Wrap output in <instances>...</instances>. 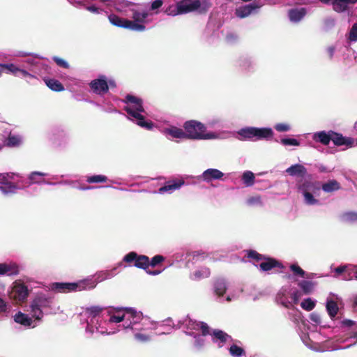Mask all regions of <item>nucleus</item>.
I'll list each match as a JSON object with an SVG mask.
<instances>
[{"label":"nucleus","instance_id":"9","mask_svg":"<svg viewBox=\"0 0 357 357\" xmlns=\"http://www.w3.org/2000/svg\"><path fill=\"white\" fill-rule=\"evenodd\" d=\"M26 66V70L31 74L34 75L33 78H36L37 75L42 76L49 73V66L44 63L37 56L29 57L23 61Z\"/></svg>","mask_w":357,"mask_h":357},{"label":"nucleus","instance_id":"60","mask_svg":"<svg viewBox=\"0 0 357 357\" xmlns=\"http://www.w3.org/2000/svg\"><path fill=\"white\" fill-rule=\"evenodd\" d=\"M86 9L89 10L91 13H95V14H100L101 13L103 10L100 8H98L96 6H89L86 7Z\"/></svg>","mask_w":357,"mask_h":357},{"label":"nucleus","instance_id":"26","mask_svg":"<svg viewBox=\"0 0 357 357\" xmlns=\"http://www.w3.org/2000/svg\"><path fill=\"white\" fill-rule=\"evenodd\" d=\"M223 175V173L217 169H208L204 172L202 176L204 181L208 182L215 179H220Z\"/></svg>","mask_w":357,"mask_h":357},{"label":"nucleus","instance_id":"56","mask_svg":"<svg viewBox=\"0 0 357 357\" xmlns=\"http://www.w3.org/2000/svg\"><path fill=\"white\" fill-rule=\"evenodd\" d=\"M197 325H200V330L202 331V334L203 336H206L210 335L209 327L205 322L198 321L196 323Z\"/></svg>","mask_w":357,"mask_h":357},{"label":"nucleus","instance_id":"53","mask_svg":"<svg viewBox=\"0 0 357 357\" xmlns=\"http://www.w3.org/2000/svg\"><path fill=\"white\" fill-rule=\"evenodd\" d=\"M335 20L333 17H327L324 21V26L325 30L328 31L332 28H333L335 25Z\"/></svg>","mask_w":357,"mask_h":357},{"label":"nucleus","instance_id":"54","mask_svg":"<svg viewBox=\"0 0 357 357\" xmlns=\"http://www.w3.org/2000/svg\"><path fill=\"white\" fill-rule=\"evenodd\" d=\"M290 269L295 275H298L302 278L305 275V271L297 264H291L290 266Z\"/></svg>","mask_w":357,"mask_h":357},{"label":"nucleus","instance_id":"5","mask_svg":"<svg viewBox=\"0 0 357 357\" xmlns=\"http://www.w3.org/2000/svg\"><path fill=\"white\" fill-rule=\"evenodd\" d=\"M240 140L257 142L260 140L271 141L274 137V132L268 127H245L237 132Z\"/></svg>","mask_w":357,"mask_h":357},{"label":"nucleus","instance_id":"24","mask_svg":"<svg viewBox=\"0 0 357 357\" xmlns=\"http://www.w3.org/2000/svg\"><path fill=\"white\" fill-rule=\"evenodd\" d=\"M126 319L130 321V324L126 326L129 328L131 324H136L142 319V314L132 308H125Z\"/></svg>","mask_w":357,"mask_h":357},{"label":"nucleus","instance_id":"61","mask_svg":"<svg viewBox=\"0 0 357 357\" xmlns=\"http://www.w3.org/2000/svg\"><path fill=\"white\" fill-rule=\"evenodd\" d=\"M310 319L312 321L316 324H320L321 320L320 315L317 312L311 313L310 315Z\"/></svg>","mask_w":357,"mask_h":357},{"label":"nucleus","instance_id":"47","mask_svg":"<svg viewBox=\"0 0 357 357\" xmlns=\"http://www.w3.org/2000/svg\"><path fill=\"white\" fill-rule=\"evenodd\" d=\"M301 306L303 309L307 311H311L315 307V302L313 301L311 298H307L302 301Z\"/></svg>","mask_w":357,"mask_h":357},{"label":"nucleus","instance_id":"50","mask_svg":"<svg viewBox=\"0 0 357 357\" xmlns=\"http://www.w3.org/2000/svg\"><path fill=\"white\" fill-rule=\"evenodd\" d=\"M102 310L103 308L100 306H91L86 309V312L89 313V315L92 317H96V316L99 315Z\"/></svg>","mask_w":357,"mask_h":357},{"label":"nucleus","instance_id":"42","mask_svg":"<svg viewBox=\"0 0 357 357\" xmlns=\"http://www.w3.org/2000/svg\"><path fill=\"white\" fill-rule=\"evenodd\" d=\"M107 181H108L107 177L104 175H93V176H88L86 178V181L89 183H105Z\"/></svg>","mask_w":357,"mask_h":357},{"label":"nucleus","instance_id":"2","mask_svg":"<svg viewBox=\"0 0 357 357\" xmlns=\"http://www.w3.org/2000/svg\"><path fill=\"white\" fill-rule=\"evenodd\" d=\"M123 102L126 103L125 110L137 125L148 130L153 129L154 124L150 121H146L142 115L144 109L141 98L132 95H127Z\"/></svg>","mask_w":357,"mask_h":357},{"label":"nucleus","instance_id":"14","mask_svg":"<svg viewBox=\"0 0 357 357\" xmlns=\"http://www.w3.org/2000/svg\"><path fill=\"white\" fill-rule=\"evenodd\" d=\"M261 7V5L256 2L239 6L235 10V15L238 18H245L251 14L257 12Z\"/></svg>","mask_w":357,"mask_h":357},{"label":"nucleus","instance_id":"40","mask_svg":"<svg viewBox=\"0 0 357 357\" xmlns=\"http://www.w3.org/2000/svg\"><path fill=\"white\" fill-rule=\"evenodd\" d=\"M274 129L278 132H287L291 131V126L287 122H281L275 123Z\"/></svg>","mask_w":357,"mask_h":357},{"label":"nucleus","instance_id":"7","mask_svg":"<svg viewBox=\"0 0 357 357\" xmlns=\"http://www.w3.org/2000/svg\"><path fill=\"white\" fill-rule=\"evenodd\" d=\"M208 0H181L178 1L181 15L192 12L205 13L210 8Z\"/></svg>","mask_w":357,"mask_h":357},{"label":"nucleus","instance_id":"41","mask_svg":"<svg viewBox=\"0 0 357 357\" xmlns=\"http://www.w3.org/2000/svg\"><path fill=\"white\" fill-rule=\"evenodd\" d=\"M347 39L350 43L357 41V23H354L347 34Z\"/></svg>","mask_w":357,"mask_h":357},{"label":"nucleus","instance_id":"17","mask_svg":"<svg viewBox=\"0 0 357 357\" xmlns=\"http://www.w3.org/2000/svg\"><path fill=\"white\" fill-rule=\"evenodd\" d=\"M2 68L3 70H6V73H11L15 76L20 73L23 77H34V75L30 73L26 68L17 67L13 63H2Z\"/></svg>","mask_w":357,"mask_h":357},{"label":"nucleus","instance_id":"33","mask_svg":"<svg viewBox=\"0 0 357 357\" xmlns=\"http://www.w3.org/2000/svg\"><path fill=\"white\" fill-rule=\"evenodd\" d=\"M322 190L326 192H332L340 188V183L335 180L328 181L322 185Z\"/></svg>","mask_w":357,"mask_h":357},{"label":"nucleus","instance_id":"6","mask_svg":"<svg viewBox=\"0 0 357 357\" xmlns=\"http://www.w3.org/2000/svg\"><path fill=\"white\" fill-rule=\"evenodd\" d=\"M96 282L92 279H85L77 282H54L52 284V289L60 293H67L82 290H90L95 288Z\"/></svg>","mask_w":357,"mask_h":357},{"label":"nucleus","instance_id":"43","mask_svg":"<svg viewBox=\"0 0 357 357\" xmlns=\"http://www.w3.org/2000/svg\"><path fill=\"white\" fill-rule=\"evenodd\" d=\"M229 351V354L234 357H241L245 355L244 349L236 344L231 345Z\"/></svg>","mask_w":357,"mask_h":357},{"label":"nucleus","instance_id":"37","mask_svg":"<svg viewBox=\"0 0 357 357\" xmlns=\"http://www.w3.org/2000/svg\"><path fill=\"white\" fill-rule=\"evenodd\" d=\"M298 286L301 288L304 294H310L314 288V283L312 281L303 280L298 283Z\"/></svg>","mask_w":357,"mask_h":357},{"label":"nucleus","instance_id":"28","mask_svg":"<svg viewBox=\"0 0 357 357\" xmlns=\"http://www.w3.org/2000/svg\"><path fill=\"white\" fill-rule=\"evenodd\" d=\"M184 184V181H169L167 182L164 186L160 188V192H167L178 189L181 185Z\"/></svg>","mask_w":357,"mask_h":357},{"label":"nucleus","instance_id":"35","mask_svg":"<svg viewBox=\"0 0 357 357\" xmlns=\"http://www.w3.org/2000/svg\"><path fill=\"white\" fill-rule=\"evenodd\" d=\"M341 221L344 223H351L357 222V213L349 211L345 212L341 215Z\"/></svg>","mask_w":357,"mask_h":357},{"label":"nucleus","instance_id":"36","mask_svg":"<svg viewBox=\"0 0 357 357\" xmlns=\"http://www.w3.org/2000/svg\"><path fill=\"white\" fill-rule=\"evenodd\" d=\"M242 181L246 186H252L255 183V174L250 171H246L242 175Z\"/></svg>","mask_w":357,"mask_h":357},{"label":"nucleus","instance_id":"63","mask_svg":"<svg viewBox=\"0 0 357 357\" xmlns=\"http://www.w3.org/2000/svg\"><path fill=\"white\" fill-rule=\"evenodd\" d=\"M162 0H153L151 5V9L152 10H154L155 9L159 8L162 5Z\"/></svg>","mask_w":357,"mask_h":357},{"label":"nucleus","instance_id":"31","mask_svg":"<svg viewBox=\"0 0 357 357\" xmlns=\"http://www.w3.org/2000/svg\"><path fill=\"white\" fill-rule=\"evenodd\" d=\"M326 310L329 317L333 319L337 314L339 307L337 303L333 300H329L326 303Z\"/></svg>","mask_w":357,"mask_h":357},{"label":"nucleus","instance_id":"4","mask_svg":"<svg viewBox=\"0 0 357 357\" xmlns=\"http://www.w3.org/2000/svg\"><path fill=\"white\" fill-rule=\"evenodd\" d=\"M183 127L186 139L205 140L215 139L218 137L215 132H207L206 126L196 120L185 121Z\"/></svg>","mask_w":357,"mask_h":357},{"label":"nucleus","instance_id":"32","mask_svg":"<svg viewBox=\"0 0 357 357\" xmlns=\"http://www.w3.org/2000/svg\"><path fill=\"white\" fill-rule=\"evenodd\" d=\"M46 85L52 91H62L64 90V87L61 83L54 79H45Z\"/></svg>","mask_w":357,"mask_h":357},{"label":"nucleus","instance_id":"10","mask_svg":"<svg viewBox=\"0 0 357 357\" xmlns=\"http://www.w3.org/2000/svg\"><path fill=\"white\" fill-rule=\"evenodd\" d=\"M50 303V298H47L44 295H38L30 305L32 317L36 320H40L43 316L42 308L49 307Z\"/></svg>","mask_w":357,"mask_h":357},{"label":"nucleus","instance_id":"38","mask_svg":"<svg viewBox=\"0 0 357 357\" xmlns=\"http://www.w3.org/2000/svg\"><path fill=\"white\" fill-rule=\"evenodd\" d=\"M347 270V275L344 276V280H357V265H348Z\"/></svg>","mask_w":357,"mask_h":357},{"label":"nucleus","instance_id":"52","mask_svg":"<svg viewBox=\"0 0 357 357\" xmlns=\"http://www.w3.org/2000/svg\"><path fill=\"white\" fill-rule=\"evenodd\" d=\"M248 257L255 259L256 261H259L266 259V257L258 253L257 251L250 250L248 252Z\"/></svg>","mask_w":357,"mask_h":357},{"label":"nucleus","instance_id":"39","mask_svg":"<svg viewBox=\"0 0 357 357\" xmlns=\"http://www.w3.org/2000/svg\"><path fill=\"white\" fill-rule=\"evenodd\" d=\"M47 174L46 173L40 172H33L30 174L29 178L32 183H39L42 182L43 176H45Z\"/></svg>","mask_w":357,"mask_h":357},{"label":"nucleus","instance_id":"58","mask_svg":"<svg viewBox=\"0 0 357 357\" xmlns=\"http://www.w3.org/2000/svg\"><path fill=\"white\" fill-rule=\"evenodd\" d=\"M53 60L56 62V63L61 66V67H63L64 68H69V64L68 63V62L66 61H65L64 59H61L59 57H57V56H54L53 57Z\"/></svg>","mask_w":357,"mask_h":357},{"label":"nucleus","instance_id":"23","mask_svg":"<svg viewBox=\"0 0 357 357\" xmlns=\"http://www.w3.org/2000/svg\"><path fill=\"white\" fill-rule=\"evenodd\" d=\"M264 261H262L259 266L261 270L263 271H268L273 268H283L282 264L274 258L266 257L264 259Z\"/></svg>","mask_w":357,"mask_h":357},{"label":"nucleus","instance_id":"15","mask_svg":"<svg viewBox=\"0 0 357 357\" xmlns=\"http://www.w3.org/2000/svg\"><path fill=\"white\" fill-rule=\"evenodd\" d=\"M296 188L302 193L312 191L315 192L319 190V187L310 179H307L305 177L298 179L296 182Z\"/></svg>","mask_w":357,"mask_h":357},{"label":"nucleus","instance_id":"1","mask_svg":"<svg viewBox=\"0 0 357 357\" xmlns=\"http://www.w3.org/2000/svg\"><path fill=\"white\" fill-rule=\"evenodd\" d=\"M312 139L314 142L324 146L329 145L332 142L335 147L329 148L330 154L335 153L337 150L344 151L354 146V139L331 130L315 132L312 134Z\"/></svg>","mask_w":357,"mask_h":357},{"label":"nucleus","instance_id":"12","mask_svg":"<svg viewBox=\"0 0 357 357\" xmlns=\"http://www.w3.org/2000/svg\"><path fill=\"white\" fill-rule=\"evenodd\" d=\"M123 261L126 263L134 262V266L138 268L146 271L150 266V259L149 257L143 255H137L135 252H130L126 255Z\"/></svg>","mask_w":357,"mask_h":357},{"label":"nucleus","instance_id":"11","mask_svg":"<svg viewBox=\"0 0 357 357\" xmlns=\"http://www.w3.org/2000/svg\"><path fill=\"white\" fill-rule=\"evenodd\" d=\"M109 8H114L117 12L128 17L135 3L126 0H100Z\"/></svg>","mask_w":357,"mask_h":357},{"label":"nucleus","instance_id":"13","mask_svg":"<svg viewBox=\"0 0 357 357\" xmlns=\"http://www.w3.org/2000/svg\"><path fill=\"white\" fill-rule=\"evenodd\" d=\"M162 134L170 140L186 139L184 129L174 126H169L161 130Z\"/></svg>","mask_w":357,"mask_h":357},{"label":"nucleus","instance_id":"16","mask_svg":"<svg viewBox=\"0 0 357 357\" xmlns=\"http://www.w3.org/2000/svg\"><path fill=\"white\" fill-rule=\"evenodd\" d=\"M29 295V290L24 284H15L13 288L12 296L17 301H24Z\"/></svg>","mask_w":357,"mask_h":357},{"label":"nucleus","instance_id":"21","mask_svg":"<svg viewBox=\"0 0 357 357\" xmlns=\"http://www.w3.org/2000/svg\"><path fill=\"white\" fill-rule=\"evenodd\" d=\"M286 172L292 176H298L300 178L305 177L307 169L302 165L296 164L290 166L286 169Z\"/></svg>","mask_w":357,"mask_h":357},{"label":"nucleus","instance_id":"46","mask_svg":"<svg viewBox=\"0 0 357 357\" xmlns=\"http://www.w3.org/2000/svg\"><path fill=\"white\" fill-rule=\"evenodd\" d=\"M312 193L314 192L312 191L303 193L305 204L308 205H314L319 202V201L314 197Z\"/></svg>","mask_w":357,"mask_h":357},{"label":"nucleus","instance_id":"49","mask_svg":"<svg viewBox=\"0 0 357 357\" xmlns=\"http://www.w3.org/2000/svg\"><path fill=\"white\" fill-rule=\"evenodd\" d=\"M165 258L160 255H155L150 260V266L156 267L165 261Z\"/></svg>","mask_w":357,"mask_h":357},{"label":"nucleus","instance_id":"57","mask_svg":"<svg viewBox=\"0 0 357 357\" xmlns=\"http://www.w3.org/2000/svg\"><path fill=\"white\" fill-rule=\"evenodd\" d=\"M221 121L218 118H213L209 119L206 123L207 126L209 128H219L220 126Z\"/></svg>","mask_w":357,"mask_h":357},{"label":"nucleus","instance_id":"27","mask_svg":"<svg viewBox=\"0 0 357 357\" xmlns=\"http://www.w3.org/2000/svg\"><path fill=\"white\" fill-rule=\"evenodd\" d=\"M23 142V137L20 135L10 133L6 139L4 146L9 147H17Z\"/></svg>","mask_w":357,"mask_h":357},{"label":"nucleus","instance_id":"64","mask_svg":"<svg viewBox=\"0 0 357 357\" xmlns=\"http://www.w3.org/2000/svg\"><path fill=\"white\" fill-rule=\"evenodd\" d=\"M301 297L299 291H296L291 294V298L294 300V303H297Z\"/></svg>","mask_w":357,"mask_h":357},{"label":"nucleus","instance_id":"45","mask_svg":"<svg viewBox=\"0 0 357 357\" xmlns=\"http://www.w3.org/2000/svg\"><path fill=\"white\" fill-rule=\"evenodd\" d=\"M280 143L284 146H298L300 142L295 138H282L280 139Z\"/></svg>","mask_w":357,"mask_h":357},{"label":"nucleus","instance_id":"18","mask_svg":"<svg viewBox=\"0 0 357 357\" xmlns=\"http://www.w3.org/2000/svg\"><path fill=\"white\" fill-rule=\"evenodd\" d=\"M19 272V266L15 263H0V275H16Z\"/></svg>","mask_w":357,"mask_h":357},{"label":"nucleus","instance_id":"30","mask_svg":"<svg viewBox=\"0 0 357 357\" xmlns=\"http://www.w3.org/2000/svg\"><path fill=\"white\" fill-rule=\"evenodd\" d=\"M211 335L212 340L213 342H215L217 340H219L221 343H225L228 340V339H231L230 335H229L223 331L219 329L214 330Z\"/></svg>","mask_w":357,"mask_h":357},{"label":"nucleus","instance_id":"25","mask_svg":"<svg viewBox=\"0 0 357 357\" xmlns=\"http://www.w3.org/2000/svg\"><path fill=\"white\" fill-rule=\"evenodd\" d=\"M109 22L116 26L128 29V19L120 17L116 15L111 14L108 15Z\"/></svg>","mask_w":357,"mask_h":357},{"label":"nucleus","instance_id":"48","mask_svg":"<svg viewBox=\"0 0 357 357\" xmlns=\"http://www.w3.org/2000/svg\"><path fill=\"white\" fill-rule=\"evenodd\" d=\"M165 13L168 15L176 16L181 15L180 9L178 8V1L176 3V5H171L165 10Z\"/></svg>","mask_w":357,"mask_h":357},{"label":"nucleus","instance_id":"3","mask_svg":"<svg viewBox=\"0 0 357 357\" xmlns=\"http://www.w3.org/2000/svg\"><path fill=\"white\" fill-rule=\"evenodd\" d=\"M128 19V29L142 32L146 30V25L153 21V13L144 9L142 6L135 4L130 12Z\"/></svg>","mask_w":357,"mask_h":357},{"label":"nucleus","instance_id":"20","mask_svg":"<svg viewBox=\"0 0 357 357\" xmlns=\"http://www.w3.org/2000/svg\"><path fill=\"white\" fill-rule=\"evenodd\" d=\"M357 0H332L333 9L337 13H343L350 4H355Z\"/></svg>","mask_w":357,"mask_h":357},{"label":"nucleus","instance_id":"19","mask_svg":"<svg viewBox=\"0 0 357 357\" xmlns=\"http://www.w3.org/2000/svg\"><path fill=\"white\" fill-rule=\"evenodd\" d=\"M307 13L305 8H292L288 11L289 20L293 23H298L301 21Z\"/></svg>","mask_w":357,"mask_h":357},{"label":"nucleus","instance_id":"62","mask_svg":"<svg viewBox=\"0 0 357 357\" xmlns=\"http://www.w3.org/2000/svg\"><path fill=\"white\" fill-rule=\"evenodd\" d=\"M347 268H348V265L347 266H338L337 268H335V273L338 274V275H340L342 273H345V275H347Z\"/></svg>","mask_w":357,"mask_h":357},{"label":"nucleus","instance_id":"44","mask_svg":"<svg viewBox=\"0 0 357 357\" xmlns=\"http://www.w3.org/2000/svg\"><path fill=\"white\" fill-rule=\"evenodd\" d=\"M211 274L210 269L208 268L204 267L201 270H197L195 271L194 276L197 280H200L202 278H205L209 277Z\"/></svg>","mask_w":357,"mask_h":357},{"label":"nucleus","instance_id":"59","mask_svg":"<svg viewBox=\"0 0 357 357\" xmlns=\"http://www.w3.org/2000/svg\"><path fill=\"white\" fill-rule=\"evenodd\" d=\"M126 319V314L122 316L119 315H112L109 319V321L112 323H120Z\"/></svg>","mask_w":357,"mask_h":357},{"label":"nucleus","instance_id":"22","mask_svg":"<svg viewBox=\"0 0 357 357\" xmlns=\"http://www.w3.org/2000/svg\"><path fill=\"white\" fill-rule=\"evenodd\" d=\"M255 66V61L251 58H242L238 61V67L245 73L253 72Z\"/></svg>","mask_w":357,"mask_h":357},{"label":"nucleus","instance_id":"34","mask_svg":"<svg viewBox=\"0 0 357 357\" xmlns=\"http://www.w3.org/2000/svg\"><path fill=\"white\" fill-rule=\"evenodd\" d=\"M214 288L217 295L219 296H223L227 290L225 281L222 279L217 280L215 282Z\"/></svg>","mask_w":357,"mask_h":357},{"label":"nucleus","instance_id":"8","mask_svg":"<svg viewBox=\"0 0 357 357\" xmlns=\"http://www.w3.org/2000/svg\"><path fill=\"white\" fill-rule=\"evenodd\" d=\"M90 88L93 93L103 96L107 93L109 87H115V82L112 79H107L105 75H100L97 79L90 82Z\"/></svg>","mask_w":357,"mask_h":357},{"label":"nucleus","instance_id":"29","mask_svg":"<svg viewBox=\"0 0 357 357\" xmlns=\"http://www.w3.org/2000/svg\"><path fill=\"white\" fill-rule=\"evenodd\" d=\"M14 320L15 322L24 326H30L32 324V319L27 314L21 312H18L17 314H15Z\"/></svg>","mask_w":357,"mask_h":357},{"label":"nucleus","instance_id":"55","mask_svg":"<svg viewBox=\"0 0 357 357\" xmlns=\"http://www.w3.org/2000/svg\"><path fill=\"white\" fill-rule=\"evenodd\" d=\"M14 175V173L0 174V183L7 184L9 179H13Z\"/></svg>","mask_w":357,"mask_h":357},{"label":"nucleus","instance_id":"51","mask_svg":"<svg viewBox=\"0 0 357 357\" xmlns=\"http://www.w3.org/2000/svg\"><path fill=\"white\" fill-rule=\"evenodd\" d=\"M187 255L190 257H192V260H195V259H197L199 257H202V259H205L208 257V255L202 251V250H198V251H193V252H188L187 253Z\"/></svg>","mask_w":357,"mask_h":357}]
</instances>
